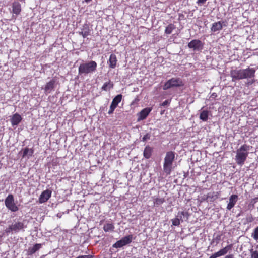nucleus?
I'll return each mask as SVG.
<instances>
[{"label": "nucleus", "instance_id": "obj_5", "mask_svg": "<svg viewBox=\"0 0 258 258\" xmlns=\"http://www.w3.org/2000/svg\"><path fill=\"white\" fill-rule=\"evenodd\" d=\"M26 227V226L23 222L18 221L12 223L5 231L8 235L11 232L18 233L21 230L24 231Z\"/></svg>", "mask_w": 258, "mask_h": 258}, {"label": "nucleus", "instance_id": "obj_38", "mask_svg": "<svg viewBox=\"0 0 258 258\" xmlns=\"http://www.w3.org/2000/svg\"><path fill=\"white\" fill-rule=\"evenodd\" d=\"M202 200H203V201L207 200V201H209V198H208V194L207 195H204L202 197Z\"/></svg>", "mask_w": 258, "mask_h": 258}, {"label": "nucleus", "instance_id": "obj_26", "mask_svg": "<svg viewBox=\"0 0 258 258\" xmlns=\"http://www.w3.org/2000/svg\"><path fill=\"white\" fill-rule=\"evenodd\" d=\"M175 28V26L172 24H170L168 25L165 30V33L167 34H170L172 33V31Z\"/></svg>", "mask_w": 258, "mask_h": 258}, {"label": "nucleus", "instance_id": "obj_27", "mask_svg": "<svg viewBox=\"0 0 258 258\" xmlns=\"http://www.w3.org/2000/svg\"><path fill=\"white\" fill-rule=\"evenodd\" d=\"M113 87V84L110 82L105 83L102 87V90L104 91L109 90Z\"/></svg>", "mask_w": 258, "mask_h": 258}, {"label": "nucleus", "instance_id": "obj_20", "mask_svg": "<svg viewBox=\"0 0 258 258\" xmlns=\"http://www.w3.org/2000/svg\"><path fill=\"white\" fill-rule=\"evenodd\" d=\"M220 193L218 192H212L208 194L209 201H214L218 198Z\"/></svg>", "mask_w": 258, "mask_h": 258}, {"label": "nucleus", "instance_id": "obj_28", "mask_svg": "<svg viewBox=\"0 0 258 258\" xmlns=\"http://www.w3.org/2000/svg\"><path fill=\"white\" fill-rule=\"evenodd\" d=\"M164 198H156L154 201V205L155 206H158L162 204L164 202Z\"/></svg>", "mask_w": 258, "mask_h": 258}, {"label": "nucleus", "instance_id": "obj_15", "mask_svg": "<svg viewBox=\"0 0 258 258\" xmlns=\"http://www.w3.org/2000/svg\"><path fill=\"white\" fill-rule=\"evenodd\" d=\"M22 120V117L18 113L14 114L11 118V122L13 126L17 125Z\"/></svg>", "mask_w": 258, "mask_h": 258}, {"label": "nucleus", "instance_id": "obj_1", "mask_svg": "<svg viewBox=\"0 0 258 258\" xmlns=\"http://www.w3.org/2000/svg\"><path fill=\"white\" fill-rule=\"evenodd\" d=\"M255 69L247 68L245 69H235L230 71V76L233 81L253 78L255 76Z\"/></svg>", "mask_w": 258, "mask_h": 258}, {"label": "nucleus", "instance_id": "obj_18", "mask_svg": "<svg viewBox=\"0 0 258 258\" xmlns=\"http://www.w3.org/2000/svg\"><path fill=\"white\" fill-rule=\"evenodd\" d=\"M153 152V148L149 146H147L144 150L143 155L146 159H149L152 155Z\"/></svg>", "mask_w": 258, "mask_h": 258}, {"label": "nucleus", "instance_id": "obj_36", "mask_svg": "<svg viewBox=\"0 0 258 258\" xmlns=\"http://www.w3.org/2000/svg\"><path fill=\"white\" fill-rule=\"evenodd\" d=\"M169 103H170V101L168 100H166L164 101L163 103H162L161 105L162 106H165L166 105H168L169 104Z\"/></svg>", "mask_w": 258, "mask_h": 258}, {"label": "nucleus", "instance_id": "obj_14", "mask_svg": "<svg viewBox=\"0 0 258 258\" xmlns=\"http://www.w3.org/2000/svg\"><path fill=\"white\" fill-rule=\"evenodd\" d=\"M238 199V197L236 195H232L229 200V203L227 206V209L230 210L236 204Z\"/></svg>", "mask_w": 258, "mask_h": 258}, {"label": "nucleus", "instance_id": "obj_37", "mask_svg": "<svg viewBox=\"0 0 258 258\" xmlns=\"http://www.w3.org/2000/svg\"><path fill=\"white\" fill-rule=\"evenodd\" d=\"M91 256L90 255H80L76 258H91Z\"/></svg>", "mask_w": 258, "mask_h": 258}, {"label": "nucleus", "instance_id": "obj_22", "mask_svg": "<svg viewBox=\"0 0 258 258\" xmlns=\"http://www.w3.org/2000/svg\"><path fill=\"white\" fill-rule=\"evenodd\" d=\"M122 98V95H117L113 98L111 104L113 105L115 107H117L118 104L121 102Z\"/></svg>", "mask_w": 258, "mask_h": 258}, {"label": "nucleus", "instance_id": "obj_8", "mask_svg": "<svg viewBox=\"0 0 258 258\" xmlns=\"http://www.w3.org/2000/svg\"><path fill=\"white\" fill-rule=\"evenodd\" d=\"M133 240V235H129L121 238L120 240L116 241L113 245V247L118 248H121L130 243Z\"/></svg>", "mask_w": 258, "mask_h": 258}, {"label": "nucleus", "instance_id": "obj_10", "mask_svg": "<svg viewBox=\"0 0 258 258\" xmlns=\"http://www.w3.org/2000/svg\"><path fill=\"white\" fill-rule=\"evenodd\" d=\"M232 247V245L230 244L223 248L220 249L218 251L213 253L212 255L210 256L209 258H217L226 254L228 251L230 250Z\"/></svg>", "mask_w": 258, "mask_h": 258}, {"label": "nucleus", "instance_id": "obj_24", "mask_svg": "<svg viewBox=\"0 0 258 258\" xmlns=\"http://www.w3.org/2000/svg\"><path fill=\"white\" fill-rule=\"evenodd\" d=\"M103 229L106 232H111L114 230V226L112 223H108L104 225Z\"/></svg>", "mask_w": 258, "mask_h": 258}, {"label": "nucleus", "instance_id": "obj_6", "mask_svg": "<svg viewBox=\"0 0 258 258\" xmlns=\"http://www.w3.org/2000/svg\"><path fill=\"white\" fill-rule=\"evenodd\" d=\"M183 85L184 84L181 79L179 78H173L165 83L163 89L165 90L171 87H181L183 86Z\"/></svg>", "mask_w": 258, "mask_h": 258}, {"label": "nucleus", "instance_id": "obj_41", "mask_svg": "<svg viewBox=\"0 0 258 258\" xmlns=\"http://www.w3.org/2000/svg\"><path fill=\"white\" fill-rule=\"evenodd\" d=\"M224 258H234V255L233 254H229L226 255Z\"/></svg>", "mask_w": 258, "mask_h": 258}, {"label": "nucleus", "instance_id": "obj_17", "mask_svg": "<svg viewBox=\"0 0 258 258\" xmlns=\"http://www.w3.org/2000/svg\"><path fill=\"white\" fill-rule=\"evenodd\" d=\"M55 82V81L52 80L46 84L44 87L45 93H49L53 90Z\"/></svg>", "mask_w": 258, "mask_h": 258}, {"label": "nucleus", "instance_id": "obj_34", "mask_svg": "<svg viewBox=\"0 0 258 258\" xmlns=\"http://www.w3.org/2000/svg\"><path fill=\"white\" fill-rule=\"evenodd\" d=\"M40 247V245L38 244H35L32 249V251L35 252Z\"/></svg>", "mask_w": 258, "mask_h": 258}, {"label": "nucleus", "instance_id": "obj_19", "mask_svg": "<svg viewBox=\"0 0 258 258\" xmlns=\"http://www.w3.org/2000/svg\"><path fill=\"white\" fill-rule=\"evenodd\" d=\"M13 13L16 15L20 14L21 11V5L18 2H14L12 6Z\"/></svg>", "mask_w": 258, "mask_h": 258}, {"label": "nucleus", "instance_id": "obj_3", "mask_svg": "<svg viewBox=\"0 0 258 258\" xmlns=\"http://www.w3.org/2000/svg\"><path fill=\"white\" fill-rule=\"evenodd\" d=\"M174 158V152L169 151L166 153L164 159L163 171L167 175L170 174L171 172Z\"/></svg>", "mask_w": 258, "mask_h": 258}, {"label": "nucleus", "instance_id": "obj_13", "mask_svg": "<svg viewBox=\"0 0 258 258\" xmlns=\"http://www.w3.org/2000/svg\"><path fill=\"white\" fill-rule=\"evenodd\" d=\"M151 110L152 108L149 107H147L142 110L140 112V113L138 114V121H139L146 119Z\"/></svg>", "mask_w": 258, "mask_h": 258}, {"label": "nucleus", "instance_id": "obj_40", "mask_svg": "<svg viewBox=\"0 0 258 258\" xmlns=\"http://www.w3.org/2000/svg\"><path fill=\"white\" fill-rule=\"evenodd\" d=\"M217 97V94L216 93H213L211 96H210V98H212V99H214L216 97Z\"/></svg>", "mask_w": 258, "mask_h": 258}, {"label": "nucleus", "instance_id": "obj_29", "mask_svg": "<svg viewBox=\"0 0 258 258\" xmlns=\"http://www.w3.org/2000/svg\"><path fill=\"white\" fill-rule=\"evenodd\" d=\"M252 237L255 240H258V226L255 228L251 234Z\"/></svg>", "mask_w": 258, "mask_h": 258}, {"label": "nucleus", "instance_id": "obj_32", "mask_svg": "<svg viewBox=\"0 0 258 258\" xmlns=\"http://www.w3.org/2000/svg\"><path fill=\"white\" fill-rule=\"evenodd\" d=\"M172 225L174 226H178L180 224V220L178 218L172 220Z\"/></svg>", "mask_w": 258, "mask_h": 258}, {"label": "nucleus", "instance_id": "obj_12", "mask_svg": "<svg viewBox=\"0 0 258 258\" xmlns=\"http://www.w3.org/2000/svg\"><path fill=\"white\" fill-rule=\"evenodd\" d=\"M226 26V23L224 21H218L217 22H215L213 23L211 30L213 32L219 31L222 29L223 26Z\"/></svg>", "mask_w": 258, "mask_h": 258}, {"label": "nucleus", "instance_id": "obj_16", "mask_svg": "<svg viewBox=\"0 0 258 258\" xmlns=\"http://www.w3.org/2000/svg\"><path fill=\"white\" fill-rule=\"evenodd\" d=\"M109 67L111 68H114L117 63L116 56L114 54H111L110 55L109 60L107 62Z\"/></svg>", "mask_w": 258, "mask_h": 258}, {"label": "nucleus", "instance_id": "obj_11", "mask_svg": "<svg viewBox=\"0 0 258 258\" xmlns=\"http://www.w3.org/2000/svg\"><path fill=\"white\" fill-rule=\"evenodd\" d=\"M51 196V191L48 189L44 190L40 195L39 198V202L40 203H43L46 202Z\"/></svg>", "mask_w": 258, "mask_h": 258}, {"label": "nucleus", "instance_id": "obj_9", "mask_svg": "<svg viewBox=\"0 0 258 258\" xmlns=\"http://www.w3.org/2000/svg\"><path fill=\"white\" fill-rule=\"evenodd\" d=\"M188 46L189 48H191L195 51L201 50L203 47L202 42L198 39H194L191 41L188 44Z\"/></svg>", "mask_w": 258, "mask_h": 258}, {"label": "nucleus", "instance_id": "obj_21", "mask_svg": "<svg viewBox=\"0 0 258 258\" xmlns=\"http://www.w3.org/2000/svg\"><path fill=\"white\" fill-rule=\"evenodd\" d=\"M33 153L34 151L32 149L25 148L23 150V157H27L28 158H29L33 155Z\"/></svg>", "mask_w": 258, "mask_h": 258}, {"label": "nucleus", "instance_id": "obj_4", "mask_svg": "<svg viewBox=\"0 0 258 258\" xmlns=\"http://www.w3.org/2000/svg\"><path fill=\"white\" fill-rule=\"evenodd\" d=\"M97 63L94 61H90L81 64L78 69L79 74H88L96 71L97 68Z\"/></svg>", "mask_w": 258, "mask_h": 258}, {"label": "nucleus", "instance_id": "obj_35", "mask_svg": "<svg viewBox=\"0 0 258 258\" xmlns=\"http://www.w3.org/2000/svg\"><path fill=\"white\" fill-rule=\"evenodd\" d=\"M150 135L149 134H146L142 138V141L143 142H146L147 140H149L150 138Z\"/></svg>", "mask_w": 258, "mask_h": 258}, {"label": "nucleus", "instance_id": "obj_42", "mask_svg": "<svg viewBox=\"0 0 258 258\" xmlns=\"http://www.w3.org/2000/svg\"><path fill=\"white\" fill-rule=\"evenodd\" d=\"M252 220H253L252 217H250V218H249V219L248 220V221L249 222H251Z\"/></svg>", "mask_w": 258, "mask_h": 258}, {"label": "nucleus", "instance_id": "obj_2", "mask_svg": "<svg viewBox=\"0 0 258 258\" xmlns=\"http://www.w3.org/2000/svg\"><path fill=\"white\" fill-rule=\"evenodd\" d=\"M250 147L249 145L244 144L236 150L235 160L237 165L240 166L244 165L248 156Z\"/></svg>", "mask_w": 258, "mask_h": 258}, {"label": "nucleus", "instance_id": "obj_39", "mask_svg": "<svg viewBox=\"0 0 258 258\" xmlns=\"http://www.w3.org/2000/svg\"><path fill=\"white\" fill-rule=\"evenodd\" d=\"M207 0H198L197 4L198 5L203 4Z\"/></svg>", "mask_w": 258, "mask_h": 258}, {"label": "nucleus", "instance_id": "obj_31", "mask_svg": "<svg viewBox=\"0 0 258 258\" xmlns=\"http://www.w3.org/2000/svg\"><path fill=\"white\" fill-rule=\"evenodd\" d=\"M257 198H254L251 200V202H250L249 205H248L249 209H253L254 207V204L257 202Z\"/></svg>", "mask_w": 258, "mask_h": 258}, {"label": "nucleus", "instance_id": "obj_25", "mask_svg": "<svg viewBox=\"0 0 258 258\" xmlns=\"http://www.w3.org/2000/svg\"><path fill=\"white\" fill-rule=\"evenodd\" d=\"M209 112L207 110L202 111L200 115V119L203 121H206L208 119Z\"/></svg>", "mask_w": 258, "mask_h": 258}, {"label": "nucleus", "instance_id": "obj_33", "mask_svg": "<svg viewBox=\"0 0 258 258\" xmlns=\"http://www.w3.org/2000/svg\"><path fill=\"white\" fill-rule=\"evenodd\" d=\"M116 108V107L113 106V105L111 104L109 110L108 111V114H111L113 113V111H114L115 109Z\"/></svg>", "mask_w": 258, "mask_h": 258}, {"label": "nucleus", "instance_id": "obj_7", "mask_svg": "<svg viewBox=\"0 0 258 258\" xmlns=\"http://www.w3.org/2000/svg\"><path fill=\"white\" fill-rule=\"evenodd\" d=\"M6 207L12 212H16L18 210V208L14 202L13 196L10 194L5 199V201Z\"/></svg>", "mask_w": 258, "mask_h": 258}, {"label": "nucleus", "instance_id": "obj_23", "mask_svg": "<svg viewBox=\"0 0 258 258\" xmlns=\"http://www.w3.org/2000/svg\"><path fill=\"white\" fill-rule=\"evenodd\" d=\"M90 34L89 30L87 25H84L82 31L80 32V34L84 38H86Z\"/></svg>", "mask_w": 258, "mask_h": 258}, {"label": "nucleus", "instance_id": "obj_30", "mask_svg": "<svg viewBox=\"0 0 258 258\" xmlns=\"http://www.w3.org/2000/svg\"><path fill=\"white\" fill-rule=\"evenodd\" d=\"M251 258H258V250H254L253 249L250 250Z\"/></svg>", "mask_w": 258, "mask_h": 258}]
</instances>
